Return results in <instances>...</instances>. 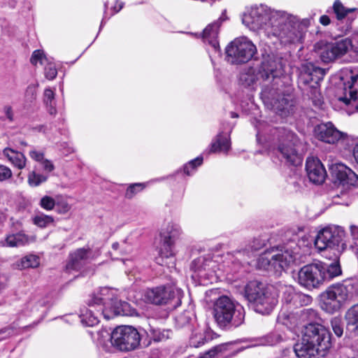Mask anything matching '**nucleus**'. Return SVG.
Listing matches in <instances>:
<instances>
[{"mask_svg":"<svg viewBox=\"0 0 358 358\" xmlns=\"http://www.w3.org/2000/svg\"><path fill=\"white\" fill-rule=\"evenodd\" d=\"M249 17L255 27L264 29L277 37L281 43H294L303 38V26L299 18L286 11L261 6L252 8Z\"/></svg>","mask_w":358,"mask_h":358,"instance_id":"f257e3e1","label":"nucleus"},{"mask_svg":"<svg viewBox=\"0 0 358 358\" xmlns=\"http://www.w3.org/2000/svg\"><path fill=\"white\" fill-rule=\"evenodd\" d=\"M87 305L94 308L106 320L117 315L128 314L129 305L127 302L117 299V291L110 287H101L97 293L93 294L87 301Z\"/></svg>","mask_w":358,"mask_h":358,"instance_id":"f03ea898","label":"nucleus"},{"mask_svg":"<svg viewBox=\"0 0 358 358\" xmlns=\"http://www.w3.org/2000/svg\"><path fill=\"white\" fill-rule=\"evenodd\" d=\"M299 250L297 244L293 241L287 245L273 248L259 257L258 265L264 270L281 272L295 262Z\"/></svg>","mask_w":358,"mask_h":358,"instance_id":"7ed1b4c3","label":"nucleus"},{"mask_svg":"<svg viewBox=\"0 0 358 358\" xmlns=\"http://www.w3.org/2000/svg\"><path fill=\"white\" fill-rule=\"evenodd\" d=\"M358 296V281H350L331 285L321 294L322 308L329 313H335L345 303Z\"/></svg>","mask_w":358,"mask_h":358,"instance_id":"20e7f679","label":"nucleus"},{"mask_svg":"<svg viewBox=\"0 0 358 358\" xmlns=\"http://www.w3.org/2000/svg\"><path fill=\"white\" fill-rule=\"evenodd\" d=\"M213 315L220 328H236L244 321L245 310L240 303L226 296H222L214 304Z\"/></svg>","mask_w":358,"mask_h":358,"instance_id":"39448f33","label":"nucleus"},{"mask_svg":"<svg viewBox=\"0 0 358 358\" xmlns=\"http://www.w3.org/2000/svg\"><path fill=\"white\" fill-rule=\"evenodd\" d=\"M325 70L315 66L312 63L303 66L300 73L298 84L303 94L312 100L313 105L320 108L323 104L322 96L320 90V83L323 80Z\"/></svg>","mask_w":358,"mask_h":358,"instance_id":"423d86ee","label":"nucleus"},{"mask_svg":"<svg viewBox=\"0 0 358 358\" xmlns=\"http://www.w3.org/2000/svg\"><path fill=\"white\" fill-rule=\"evenodd\" d=\"M279 143L276 154L281 162L292 165L299 166L302 163V157L296 150L298 138L295 134L284 128L276 129Z\"/></svg>","mask_w":358,"mask_h":358,"instance_id":"0eeeda50","label":"nucleus"},{"mask_svg":"<svg viewBox=\"0 0 358 358\" xmlns=\"http://www.w3.org/2000/svg\"><path fill=\"white\" fill-rule=\"evenodd\" d=\"M257 52L256 45L245 36L236 38L225 48L226 58L232 64L247 63Z\"/></svg>","mask_w":358,"mask_h":358,"instance_id":"6e6552de","label":"nucleus"},{"mask_svg":"<svg viewBox=\"0 0 358 358\" xmlns=\"http://www.w3.org/2000/svg\"><path fill=\"white\" fill-rule=\"evenodd\" d=\"M261 97L266 103L272 106L275 112L282 117L294 113L296 101L289 94H282L278 86L270 87L265 85L261 92Z\"/></svg>","mask_w":358,"mask_h":358,"instance_id":"1a4fd4ad","label":"nucleus"},{"mask_svg":"<svg viewBox=\"0 0 358 358\" xmlns=\"http://www.w3.org/2000/svg\"><path fill=\"white\" fill-rule=\"evenodd\" d=\"M140 334L136 328L131 326L117 327L110 334L112 346L121 352L136 350L140 345Z\"/></svg>","mask_w":358,"mask_h":358,"instance_id":"9d476101","label":"nucleus"},{"mask_svg":"<svg viewBox=\"0 0 358 358\" xmlns=\"http://www.w3.org/2000/svg\"><path fill=\"white\" fill-rule=\"evenodd\" d=\"M345 231L341 227H327L319 231L315 240V247L320 251L331 249L338 252L347 248L344 241Z\"/></svg>","mask_w":358,"mask_h":358,"instance_id":"9b49d317","label":"nucleus"},{"mask_svg":"<svg viewBox=\"0 0 358 358\" xmlns=\"http://www.w3.org/2000/svg\"><path fill=\"white\" fill-rule=\"evenodd\" d=\"M358 40V34L352 39L345 38L335 43L320 41L315 44L314 50L324 63H329L345 55Z\"/></svg>","mask_w":358,"mask_h":358,"instance_id":"f8f14e48","label":"nucleus"},{"mask_svg":"<svg viewBox=\"0 0 358 358\" xmlns=\"http://www.w3.org/2000/svg\"><path fill=\"white\" fill-rule=\"evenodd\" d=\"M180 227L173 223H169L162 229L160 240L157 246L158 257L156 262L159 265L164 264V259H168L175 255V243L180 235Z\"/></svg>","mask_w":358,"mask_h":358,"instance_id":"ddd939ff","label":"nucleus"},{"mask_svg":"<svg viewBox=\"0 0 358 358\" xmlns=\"http://www.w3.org/2000/svg\"><path fill=\"white\" fill-rule=\"evenodd\" d=\"M145 299L155 305L169 304L176 308L181 303V294L169 286H158L149 288L144 294Z\"/></svg>","mask_w":358,"mask_h":358,"instance_id":"4468645a","label":"nucleus"},{"mask_svg":"<svg viewBox=\"0 0 358 358\" xmlns=\"http://www.w3.org/2000/svg\"><path fill=\"white\" fill-rule=\"evenodd\" d=\"M323 262H317L303 266L298 272V282L308 289L318 288L325 282Z\"/></svg>","mask_w":358,"mask_h":358,"instance_id":"2eb2a0df","label":"nucleus"},{"mask_svg":"<svg viewBox=\"0 0 358 358\" xmlns=\"http://www.w3.org/2000/svg\"><path fill=\"white\" fill-rule=\"evenodd\" d=\"M282 74L280 64L273 57L268 56L262 61L257 71L259 80L262 79L265 85L270 87H275L280 85V76Z\"/></svg>","mask_w":358,"mask_h":358,"instance_id":"dca6fc26","label":"nucleus"},{"mask_svg":"<svg viewBox=\"0 0 358 358\" xmlns=\"http://www.w3.org/2000/svg\"><path fill=\"white\" fill-rule=\"evenodd\" d=\"M332 8L337 20L336 29L340 32L339 35L350 34L352 29V22L357 15V9L345 7L340 0L334 1Z\"/></svg>","mask_w":358,"mask_h":358,"instance_id":"f3484780","label":"nucleus"},{"mask_svg":"<svg viewBox=\"0 0 358 358\" xmlns=\"http://www.w3.org/2000/svg\"><path fill=\"white\" fill-rule=\"evenodd\" d=\"M302 338L318 345L322 350H329L331 345L330 332L317 322L305 326Z\"/></svg>","mask_w":358,"mask_h":358,"instance_id":"a211bd4d","label":"nucleus"},{"mask_svg":"<svg viewBox=\"0 0 358 358\" xmlns=\"http://www.w3.org/2000/svg\"><path fill=\"white\" fill-rule=\"evenodd\" d=\"M302 338L294 346V351L299 358H318L324 357L327 350H322L318 345Z\"/></svg>","mask_w":358,"mask_h":358,"instance_id":"6ab92c4d","label":"nucleus"},{"mask_svg":"<svg viewBox=\"0 0 358 358\" xmlns=\"http://www.w3.org/2000/svg\"><path fill=\"white\" fill-rule=\"evenodd\" d=\"M315 137L326 143H336L341 136V131L338 130L331 122L321 123L315 128Z\"/></svg>","mask_w":358,"mask_h":358,"instance_id":"aec40b11","label":"nucleus"},{"mask_svg":"<svg viewBox=\"0 0 358 358\" xmlns=\"http://www.w3.org/2000/svg\"><path fill=\"white\" fill-rule=\"evenodd\" d=\"M306 171L310 182L315 184H322L325 179L327 173L319 159L308 157L306 162Z\"/></svg>","mask_w":358,"mask_h":358,"instance_id":"412c9836","label":"nucleus"},{"mask_svg":"<svg viewBox=\"0 0 358 358\" xmlns=\"http://www.w3.org/2000/svg\"><path fill=\"white\" fill-rule=\"evenodd\" d=\"M94 258L90 248H78L69 255L66 270H79Z\"/></svg>","mask_w":358,"mask_h":358,"instance_id":"4be33fe9","label":"nucleus"},{"mask_svg":"<svg viewBox=\"0 0 358 358\" xmlns=\"http://www.w3.org/2000/svg\"><path fill=\"white\" fill-rule=\"evenodd\" d=\"M278 303L277 297L266 290L252 303L255 312L262 315L270 314Z\"/></svg>","mask_w":358,"mask_h":358,"instance_id":"5701e85b","label":"nucleus"},{"mask_svg":"<svg viewBox=\"0 0 358 358\" xmlns=\"http://www.w3.org/2000/svg\"><path fill=\"white\" fill-rule=\"evenodd\" d=\"M222 18L220 17L217 21L208 25L203 31V41L205 43L210 45L212 52L220 55V47L218 41L219 29Z\"/></svg>","mask_w":358,"mask_h":358,"instance_id":"b1692460","label":"nucleus"},{"mask_svg":"<svg viewBox=\"0 0 358 358\" xmlns=\"http://www.w3.org/2000/svg\"><path fill=\"white\" fill-rule=\"evenodd\" d=\"M215 262L204 257H199L191 264V269L201 278L210 279L215 274L213 269Z\"/></svg>","mask_w":358,"mask_h":358,"instance_id":"393cba45","label":"nucleus"},{"mask_svg":"<svg viewBox=\"0 0 358 358\" xmlns=\"http://www.w3.org/2000/svg\"><path fill=\"white\" fill-rule=\"evenodd\" d=\"M332 173L343 185H352L358 178L354 171L343 164H338L333 166Z\"/></svg>","mask_w":358,"mask_h":358,"instance_id":"a878e982","label":"nucleus"},{"mask_svg":"<svg viewBox=\"0 0 358 358\" xmlns=\"http://www.w3.org/2000/svg\"><path fill=\"white\" fill-rule=\"evenodd\" d=\"M345 318L347 332L352 338L358 341V303L348 310Z\"/></svg>","mask_w":358,"mask_h":358,"instance_id":"bb28decb","label":"nucleus"},{"mask_svg":"<svg viewBox=\"0 0 358 358\" xmlns=\"http://www.w3.org/2000/svg\"><path fill=\"white\" fill-rule=\"evenodd\" d=\"M277 322L290 330L300 327L297 310L289 311V309H286L285 306L282 307L277 317Z\"/></svg>","mask_w":358,"mask_h":358,"instance_id":"cd10ccee","label":"nucleus"},{"mask_svg":"<svg viewBox=\"0 0 358 358\" xmlns=\"http://www.w3.org/2000/svg\"><path fill=\"white\" fill-rule=\"evenodd\" d=\"M35 241V236H29L24 233L18 232L8 235L5 239L4 245L10 248L22 247L31 243H34Z\"/></svg>","mask_w":358,"mask_h":358,"instance_id":"c85d7f7f","label":"nucleus"},{"mask_svg":"<svg viewBox=\"0 0 358 358\" xmlns=\"http://www.w3.org/2000/svg\"><path fill=\"white\" fill-rule=\"evenodd\" d=\"M3 155L17 169L22 170L26 166L27 157L22 152L10 148H6L3 150Z\"/></svg>","mask_w":358,"mask_h":358,"instance_id":"c756f323","label":"nucleus"},{"mask_svg":"<svg viewBox=\"0 0 358 358\" xmlns=\"http://www.w3.org/2000/svg\"><path fill=\"white\" fill-rule=\"evenodd\" d=\"M213 333L210 330L194 329L192 330V335L189 339L190 345L199 348L205 343L211 341Z\"/></svg>","mask_w":358,"mask_h":358,"instance_id":"7c9ffc66","label":"nucleus"},{"mask_svg":"<svg viewBox=\"0 0 358 358\" xmlns=\"http://www.w3.org/2000/svg\"><path fill=\"white\" fill-rule=\"evenodd\" d=\"M266 290L262 282L256 280L250 281L245 287V297L252 304Z\"/></svg>","mask_w":358,"mask_h":358,"instance_id":"2f4dec72","label":"nucleus"},{"mask_svg":"<svg viewBox=\"0 0 358 358\" xmlns=\"http://www.w3.org/2000/svg\"><path fill=\"white\" fill-rule=\"evenodd\" d=\"M259 80L255 69L252 66L245 67L239 73L238 83L245 87L253 86Z\"/></svg>","mask_w":358,"mask_h":358,"instance_id":"473e14b6","label":"nucleus"},{"mask_svg":"<svg viewBox=\"0 0 358 358\" xmlns=\"http://www.w3.org/2000/svg\"><path fill=\"white\" fill-rule=\"evenodd\" d=\"M299 326L305 328L308 324H313L320 319L317 312L311 308L297 310Z\"/></svg>","mask_w":358,"mask_h":358,"instance_id":"72a5a7b5","label":"nucleus"},{"mask_svg":"<svg viewBox=\"0 0 358 358\" xmlns=\"http://www.w3.org/2000/svg\"><path fill=\"white\" fill-rule=\"evenodd\" d=\"M351 81L346 84V86L350 89V99L347 97H340L339 100L345 103L346 105H352L355 108V110L358 112V92L356 90H352L353 85L357 82L358 75L351 76Z\"/></svg>","mask_w":358,"mask_h":358,"instance_id":"f704fd0d","label":"nucleus"},{"mask_svg":"<svg viewBox=\"0 0 358 358\" xmlns=\"http://www.w3.org/2000/svg\"><path fill=\"white\" fill-rule=\"evenodd\" d=\"M176 326L178 328L187 327L189 330L194 329L195 324V316L191 311H185L175 318Z\"/></svg>","mask_w":358,"mask_h":358,"instance_id":"c9c22d12","label":"nucleus"},{"mask_svg":"<svg viewBox=\"0 0 358 358\" xmlns=\"http://www.w3.org/2000/svg\"><path fill=\"white\" fill-rule=\"evenodd\" d=\"M230 149V141L228 136H223L222 133H220L215 141L210 145V152H228Z\"/></svg>","mask_w":358,"mask_h":358,"instance_id":"e433bc0d","label":"nucleus"},{"mask_svg":"<svg viewBox=\"0 0 358 358\" xmlns=\"http://www.w3.org/2000/svg\"><path fill=\"white\" fill-rule=\"evenodd\" d=\"M96 313L93 312L92 309H86L85 313L83 310H81V313L80 315V322L85 326L87 327H93L99 323V315H101L95 309Z\"/></svg>","mask_w":358,"mask_h":358,"instance_id":"4c0bfd02","label":"nucleus"},{"mask_svg":"<svg viewBox=\"0 0 358 358\" xmlns=\"http://www.w3.org/2000/svg\"><path fill=\"white\" fill-rule=\"evenodd\" d=\"M39 264V258L34 255H27L15 263L16 268L20 270L28 268H36Z\"/></svg>","mask_w":358,"mask_h":358,"instance_id":"58836bf2","label":"nucleus"},{"mask_svg":"<svg viewBox=\"0 0 358 358\" xmlns=\"http://www.w3.org/2000/svg\"><path fill=\"white\" fill-rule=\"evenodd\" d=\"M43 102L50 115L57 113L55 94L51 88H46L43 93Z\"/></svg>","mask_w":358,"mask_h":358,"instance_id":"ea45409f","label":"nucleus"},{"mask_svg":"<svg viewBox=\"0 0 358 358\" xmlns=\"http://www.w3.org/2000/svg\"><path fill=\"white\" fill-rule=\"evenodd\" d=\"M146 334L154 341L159 342L169 338L170 331L169 330H162L149 326L148 329L146 330Z\"/></svg>","mask_w":358,"mask_h":358,"instance_id":"a19ab883","label":"nucleus"},{"mask_svg":"<svg viewBox=\"0 0 358 358\" xmlns=\"http://www.w3.org/2000/svg\"><path fill=\"white\" fill-rule=\"evenodd\" d=\"M324 270V280L329 281L334 278L338 276L341 274V268L338 262H334L330 264L323 263Z\"/></svg>","mask_w":358,"mask_h":358,"instance_id":"79ce46f5","label":"nucleus"},{"mask_svg":"<svg viewBox=\"0 0 358 358\" xmlns=\"http://www.w3.org/2000/svg\"><path fill=\"white\" fill-rule=\"evenodd\" d=\"M297 292L292 287H286L283 291L282 301L284 303L282 307L285 306L286 309H289L294 306L295 298Z\"/></svg>","mask_w":358,"mask_h":358,"instance_id":"37998d69","label":"nucleus"},{"mask_svg":"<svg viewBox=\"0 0 358 358\" xmlns=\"http://www.w3.org/2000/svg\"><path fill=\"white\" fill-rule=\"evenodd\" d=\"M48 176L45 174L38 173L36 170L29 172L27 176L28 184L31 187H38L45 182Z\"/></svg>","mask_w":358,"mask_h":358,"instance_id":"c03bdc74","label":"nucleus"},{"mask_svg":"<svg viewBox=\"0 0 358 358\" xmlns=\"http://www.w3.org/2000/svg\"><path fill=\"white\" fill-rule=\"evenodd\" d=\"M115 5L114 6L112 5L110 7L111 13L109 14V16H108L107 10L108 9L110 2H109V1H107L106 2L104 3V15H103V17L101 22L100 29L104 25L106 18H109L110 16L118 13L123 8L124 3L122 1H120L118 0H115Z\"/></svg>","mask_w":358,"mask_h":358,"instance_id":"a18cd8bd","label":"nucleus"},{"mask_svg":"<svg viewBox=\"0 0 358 358\" xmlns=\"http://www.w3.org/2000/svg\"><path fill=\"white\" fill-rule=\"evenodd\" d=\"M33 223L40 228H45L54 222V218L42 213L36 214L32 218Z\"/></svg>","mask_w":358,"mask_h":358,"instance_id":"49530a36","label":"nucleus"},{"mask_svg":"<svg viewBox=\"0 0 358 358\" xmlns=\"http://www.w3.org/2000/svg\"><path fill=\"white\" fill-rule=\"evenodd\" d=\"M282 341V336L277 331L271 332L261 338L262 344L264 345H275Z\"/></svg>","mask_w":358,"mask_h":358,"instance_id":"de8ad7c7","label":"nucleus"},{"mask_svg":"<svg viewBox=\"0 0 358 358\" xmlns=\"http://www.w3.org/2000/svg\"><path fill=\"white\" fill-rule=\"evenodd\" d=\"M337 143H340L346 150L352 148V151L354 152L356 145L358 144V138L348 136L341 132V138Z\"/></svg>","mask_w":358,"mask_h":358,"instance_id":"09e8293b","label":"nucleus"},{"mask_svg":"<svg viewBox=\"0 0 358 358\" xmlns=\"http://www.w3.org/2000/svg\"><path fill=\"white\" fill-rule=\"evenodd\" d=\"M44 66V76L49 80H54L57 75V69L55 64L49 59Z\"/></svg>","mask_w":358,"mask_h":358,"instance_id":"8fccbe9b","label":"nucleus"},{"mask_svg":"<svg viewBox=\"0 0 358 358\" xmlns=\"http://www.w3.org/2000/svg\"><path fill=\"white\" fill-rule=\"evenodd\" d=\"M203 162V157L201 156L197 157L196 158L189 161L188 163L184 165V173L187 176L192 174Z\"/></svg>","mask_w":358,"mask_h":358,"instance_id":"3c124183","label":"nucleus"},{"mask_svg":"<svg viewBox=\"0 0 358 358\" xmlns=\"http://www.w3.org/2000/svg\"><path fill=\"white\" fill-rule=\"evenodd\" d=\"M50 59H48L43 50H36L33 52L31 57L30 58V62L31 64L36 66L38 62L40 63L41 65L45 64Z\"/></svg>","mask_w":358,"mask_h":358,"instance_id":"603ef678","label":"nucleus"},{"mask_svg":"<svg viewBox=\"0 0 358 358\" xmlns=\"http://www.w3.org/2000/svg\"><path fill=\"white\" fill-rule=\"evenodd\" d=\"M331 326L334 334L341 337L343 334V324L341 317H334L331 320Z\"/></svg>","mask_w":358,"mask_h":358,"instance_id":"864d4df0","label":"nucleus"},{"mask_svg":"<svg viewBox=\"0 0 358 358\" xmlns=\"http://www.w3.org/2000/svg\"><path fill=\"white\" fill-rule=\"evenodd\" d=\"M42 306V303L38 301V299H33L27 301L25 304V307L23 309L24 315H29V313L38 311L39 308Z\"/></svg>","mask_w":358,"mask_h":358,"instance_id":"5fc2aeb1","label":"nucleus"},{"mask_svg":"<svg viewBox=\"0 0 358 358\" xmlns=\"http://www.w3.org/2000/svg\"><path fill=\"white\" fill-rule=\"evenodd\" d=\"M294 296L295 303L294 307L307 306L313 301L310 296L301 292H297V294Z\"/></svg>","mask_w":358,"mask_h":358,"instance_id":"6e6d98bb","label":"nucleus"},{"mask_svg":"<svg viewBox=\"0 0 358 358\" xmlns=\"http://www.w3.org/2000/svg\"><path fill=\"white\" fill-rule=\"evenodd\" d=\"M226 350V346L224 344L217 345L211 349H210L208 351L206 352L203 355L200 356L199 358H213L217 355L218 353H220Z\"/></svg>","mask_w":358,"mask_h":358,"instance_id":"4d7b16f0","label":"nucleus"},{"mask_svg":"<svg viewBox=\"0 0 358 358\" xmlns=\"http://www.w3.org/2000/svg\"><path fill=\"white\" fill-rule=\"evenodd\" d=\"M39 205L46 210H51L55 206V201L50 196H44L41 199Z\"/></svg>","mask_w":358,"mask_h":358,"instance_id":"13d9d810","label":"nucleus"},{"mask_svg":"<svg viewBox=\"0 0 358 358\" xmlns=\"http://www.w3.org/2000/svg\"><path fill=\"white\" fill-rule=\"evenodd\" d=\"M145 185L143 183H134L131 185L125 192V196L131 199L137 192L141 191Z\"/></svg>","mask_w":358,"mask_h":358,"instance_id":"bf43d9fd","label":"nucleus"},{"mask_svg":"<svg viewBox=\"0 0 358 358\" xmlns=\"http://www.w3.org/2000/svg\"><path fill=\"white\" fill-rule=\"evenodd\" d=\"M13 176L10 169L5 165H0V182L10 179Z\"/></svg>","mask_w":358,"mask_h":358,"instance_id":"052dcab7","label":"nucleus"},{"mask_svg":"<svg viewBox=\"0 0 358 358\" xmlns=\"http://www.w3.org/2000/svg\"><path fill=\"white\" fill-rule=\"evenodd\" d=\"M15 334V329L13 327H6L0 329V342L8 338Z\"/></svg>","mask_w":358,"mask_h":358,"instance_id":"680f3d73","label":"nucleus"},{"mask_svg":"<svg viewBox=\"0 0 358 358\" xmlns=\"http://www.w3.org/2000/svg\"><path fill=\"white\" fill-rule=\"evenodd\" d=\"M37 87L38 84L29 85L26 90L25 96L30 100L35 99L36 96Z\"/></svg>","mask_w":358,"mask_h":358,"instance_id":"e2e57ef3","label":"nucleus"},{"mask_svg":"<svg viewBox=\"0 0 358 358\" xmlns=\"http://www.w3.org/2000/svg\"><path fill=\"white\" fill-rule=\"evenodd\" d=\"M29 156L31 159L38 162H41L44 159V153L36 150H31Z\"/></svg>","mask_w":358,"mask_h":358,"instance_id":"0e129e2a","label":"nucleus"},{"mask_svg":"<svg viewBox=\"0 0 358 358\" xmlns=\"http://www.w3.org/2000/svg\"><path fill=\"white\" fill-rule=\"evenodd\" d=\"M41 164L43 166V169L44 171L50 173V172L52 171L55 169L54 164L52 163L51 161H50L48 159H43L41 162Z\"/></svg>","mask_w":358,"mask_h":358,"instance_id":"69168bd1","label":"nucleus"},{"mask_svg":"<svg viewBox=\"0 0 358 358\" xmlns=\"http://www.w3.org/2000/svg\"><path fill=\"white\" fill-rule=\"evenodd\" d=\"M3 112L5 115H6V117L10 122L13 121V108L10 106H6L3 108Z\"/></svg>","mask_w":358,"mask_h":358,"instance_id":"338daca9","label":"nucleus"},{"mask_svg":"<svg viewBox=\"0 0 358 358\" xmlns=\"http://www.w3.org/2000/svg\"><path fill=\"white\" fill-rule=\"evenodd\" d=\"M350 229L352 238L358 240V226L351 225Z\"/></svg>","mask_w":358,"mask_h":358,"instance_id":"774afa93","label":"nucleus"}]
</instances>
